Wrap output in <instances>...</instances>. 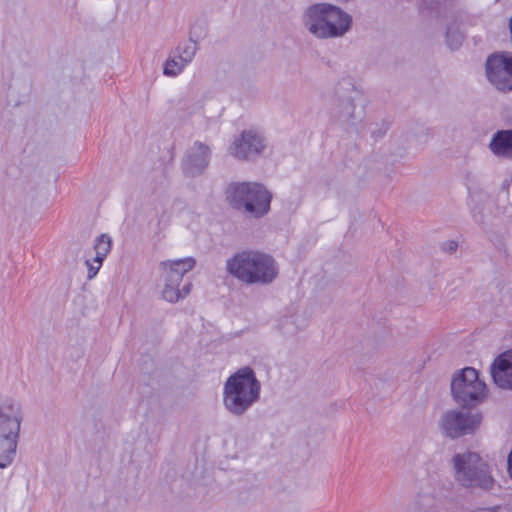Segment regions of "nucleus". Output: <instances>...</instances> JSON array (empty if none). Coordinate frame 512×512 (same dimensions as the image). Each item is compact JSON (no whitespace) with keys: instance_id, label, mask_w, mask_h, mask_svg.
I'll return each instance as SVG.
<instances>
[{"instance_id":"f257e3e1","label":"nucleus","mask_w":512,"mask_h":512,"mask_svg":"<svg viewBox=\"0 0 512 512\" xmlns=\"http://www.w3.org/2000/svg\"><path fill=\"white\" fill-rule=\"evenodd\" d=\"M228 271L239 280L252 283H268L277 275L274 260L257 251H243L227 262Z\"/></svg>"},{"instance_id":"f03ea898","label":"nucleus","mask_w":512,"mask_h":512,"mask_svg":"<svg viewBox=\"0 0 512 512\" xmlns=\"http://www.w3.org/2000/svg\"><path fill=\"white\" fill-rule=\"evenodd\" d=\"M260 394V383L250 367H243L231 375L224 386V404L234 414H242Z\"/></svg>"},{"instance_id":"7ed1b4c3","label":"nucleus","mask_w":512,"mask_h":512,"mask_svg":"<svg viewBox=\"0 0 512 512\" xmlns=\"http://www.w3.org/2000/svg\"><path fill=\"white\" fill-rule=\"evenodd\" d=\"M306 14L309 18V31L320 38L341 36L351 25L348 14L325 3L310 6Z\"/></svg>"},{"instance_id":"20e7f679","label":"nucleus","mask_w":512,"mask_h":512,"mask_svg":"<svg viewBox=\"0 0 512 512\" xmlns=\"http://www.w3.org/2000/svg\"><path fill=\"white\" fill-rule=\"evenodd\" d=\"M227 199L234 208L260 217L269 211L271 195L258 183H233L227 189Z\"/></svg>"},{"instance_id":"39448f33","label":"nucleus","mask_w":512,"mask_h":512,"mask_svg":"<svg viewBox=\"0 0 512 512\" xmlns=\"http://www.w3.org/2000/svg\"><path fill=\"white\" fill-rule=\"evenodd\" d=\"M456 479L467 487L490 489L493 478L489 474L487 464L476 453L467 452L454 457Z\"/></svg>"},{"instance_id":"423d86ee","label":"nucleus","mask_w":512,"mask_h":512,"mask_svg":"<svg viewBox=\"0 0 512 512\" xmlns=\"http://www.w3.org/2000/svg\"><path fill=\"white\" fill-rule=\"evenodd\" d=\"M451 391L457 402L468 404L484 398L486 385L479 379L477 370L466 367L453 377Z\"/></svg>"},{"instance_id":"0eeeda50","label":"nucleus","mask_w":512,"mask_h":512,"mask_svg":"<svg viewBox=\"0 0 512 512\" xmlns=\"http://www.w3.org/2000/svg\"><path fill=\"white\" fill-rule=\"evenodd\" d=\"M162 265L167 273V283L162 292V297L168 302H177L181 297L188 295L190 292V283L184 286L183 293H181L178 286L184 274L192 270L195 265V261L192 258H185L163 262Z\"/></svg>"},{"instance_id":"6e6552de","label":"nucleus","mask_w":512,"mask_h":512,"mask_svg":"<svg viewBox=\"0 0 512 512\" xmlns=\"http://www.w3.org/2000/svg\"><path fill=\"white\" fill-rule=\"evenodd\" d=\"M488 80L499 90H512V59L492 55L486 62Z\"/></svg>"},{"instance_id":"1a4fd4ad","label":"nucleus","mask_w":512,"mask_h":512,"mask_svg":"<svg viewBox=\"0 0 512 512\" xmlns=\"http://www.w3.org/2000/svg\"><path fill=\"white\" fill-rule=\"evenodd\" d=\"M481 422L479 415H468L461 412H448L445 414L442 427L451 438L459 437L473 431Z\"/></svg>"},{"instance_id":"9d476101","label":"nucleus","mask_w":512,"mask_h":512,"mask_svg":"<svg viewBox=\"0 0 512 512\" xmlns=\"http://www.w3.org/2000/svg\"><path fill=\"white\" fill-rule=\"evenodd\" d=\"M494 383L504 389L512 390V350L500 354L491 366Z\"/></svg>"},{"instance_id":"9b49d317","label":"nucleus","mask_w":512,"mask_h":512,"mask_svg":"<svg viewBox=\"0 0 512 512\" xmlns=\"http://www.w3.org/2000/svg\"><path fill=\"white\" fill-rule=\"evenodd\" d=\"M19 430L18 410L12 404H0V438L17 441Z\"/></svg>"},{"instance_id":"f8f14e48","label":"nucleus","mask_w":512,"mask_h":512,"mask_svg":"<svg viewBox=\"0 0 512 512\" xmlns=\"http://www.w3.org/2000/svg\"><path fill=\"white\" fill-rule=\"evenodd\" d=\"M263 147L262 138L257 133L246 131L235 141L233 155L237 158L248 159L259 154Z\"/></svg>"},{"instance_id":"ddd939ff","label":"nucleus","mask_w":512,"mask_h":512,"mask_svg":"<svg viewBox=\"0 0 512 512\" xmlns=\"http://www.w3.org/2000/svg\"><path fill=\"white\" fill-rule=\"evenodd\" d=\"M112 241L109 236L106 234L100 235L94 244L95 250V258L91 262L90 260L86 261V265L88 267V278L92 279L98 273L99 269L102 266L103 260L106 258L108 253L111 250Z\"/></svg>"},{"instance_id":"4468645a","label":"nucleus","mask_w":512,"mask_h":512,"mask_svg":"<svg viewBox=\"0 0 512 512\" xmlns=\"http://www.w3.org/2000/svg\"><path fill=\"white\" fill-rule=\"evenodd\" d=\"M490 148L495 155L512 158V130L498 131L490 143Z\"/></svg>"},{"instance_id":"2eb2a0df","label":"nucleus","mask_w":512,"mask_h":512,"mask_svg":"<svg viewBox=\"0 0 512 512\" xmlns=\"http://www.w3.org/2000/svg\"><path fill=\"white\" fill-rule=\"evenodd\" d=\"M209 147L202 143H195L193 151L188 155L189 169H203L208 165Z\"/></svg>"},{"instance_id":"dca6fc26","label":"nucleus","mask_w":512,"mask_h":512,"mask_svg":"<svg viewBox=\"0 0 512 512\" xmlns=\"http://www.w3.org/2000/svg\"><path fill=\"white\" fill-rule=\"evenodd\" d=\"M16 440L0 438V468L9 466L16 453Z\"/></svg>"},{"instance_id":"f3484780","label":"nucleus","mask_w":512,"mask_h":512,"mask_svg":"<svg viewBox=\"0 0 512 512\" xmlns=\"http://www.w3.org/2000/svg\"><path fill=\"white\" fill-rule=\"evenodd\" d=\"M185 66L186 64L182 60H179L177 55L166 61L164 74L167 76H176L184 69Z\"/></svg>"},{"instance_id":"a211bd4d","label":"nucleus","mask_w":512,"mask_h":512,"mask_svg":"<svg viewBox=\"0 0 512 512\" xmlns=\"http://www.w3.org/2000/svg\"><path fill=\"white\" fill-rule=\"evenodd\" d=\"M178 59L182 60L186 65L192 60L195 54V45L189 44L183 48L178 47Z\"/></svg>"},{"instance_id":"6ab92c4d","label":"nucleus","mask_w":512,"mask_h":512,"mask_svg":"<svg viewBox=\"0 0 512 512\" xmlns=\"http://www.w3.org/2000/svg\"><path fill=\"white\" fill-rule=\"evenodd\" d=\"M457 242L455 241H448L443 244V250L446 252H454L457 249Z\"/></svg>"},{"instance_id":"aec40b11","label":"nucleus","mask_w":512,"mask_h":512,"mask_svg":"<svg viewBox=\"0 0 512 512\" xmlns=\"http://www.w3.org/2000/svg\"><path fill=\"white\" fill-rule=\"evenodd\" d=\"M508 471L512 478V451L510 452L509 457H508Z\"/></svg>"}]
</instances>
